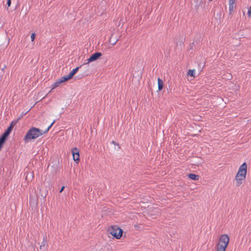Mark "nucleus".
I'll use <instances>...</instances> for the list:
<instances>
[{
	"instance_id": "f257e3e1",
	"label": "nucleus",
	"mask_w": 251,
	"mask_h": 251,
	"mask_svg": "<svg viewBox=\"0 0 251 251\" xmlns=\"http://www.w3.org/2000/svg\"><path fill=\"white\" fill-rule=\"evenodd\" d=\"M247 172V164L244 162L240 166L235 178L236 186H239L245 182Z\"/></svg>"
},
{
	"instance_id": "f03ea898",
	"label": "nucleus",
	"mask_w": 251,
	"mask_h": 251,
	"mask_svg": "<svg viewBox=\"0 0 251 251\" xmlns=\"http://www.w3.org/2000/svg\"><path fill=\"white\" fill-rule=\"evenodd\" d=\"M44 134V131L39 128L32 126L26 132L24 138V140L25 143H27L29 141L35 139Z\"/></svg>"
},
{
	"instance_id": "7ed1b4c3",
	"label": "nucleus",
	"mask_w": 251,
	"mask_h": 251,
	"mask_svg": "<svg viewBox=\"0 0 251 251\" xmlns=\"http://www.w3.org/2000/svg\"><path fill=\"white\" fill-rule=\"evenodd\" d=\"M107 232L117 239H120L123 234V230L116 225L111 226L108 227Z\"/></svg>"
},
{
	"instance_id": "20e7f679",
	"label": "nucleus",
	"mask_w": 251,
	"mask_h": 251,
	"mask_svg": "<svg viewBox=\"0 0 251 251\" xmlns=\"http://www.w3.org/2000/svg\"><path fill=\"white\" fill-rule=\"evenodd\" d=\"M81 66L79 69H80V74L78 75L75 77V79H81L85 76L88 75L90 74V66L89 63L88 62L83 63V64L80 65Z\"/></svg>"
},
{
	"instance_id": "39448f33",
	"label": "nucleus",
	"mask_w": 251,
	"mask_h": 251,
	"mask_svg": "<svg viewBox=\"0 0 251 251\" xmlns=\"http://www.w3.org/2000/svg\"><path fill=\"white\" fill-rule=\"evenodd\" d=\"M229 242V237L227 234L222 235L219 239V242L218 244H220L223 246H225L227 247Z\"/></svg>"
},
{
	"instance_id": "423d86ee",
	"label": "nucleus",
	"mask_w": 251,
	"mask_h": 251,
	"mask_svg": "<svg viewBox=\"0 0 251 251\" xmlns=\"http://www.w3.org/2000/svg\"><path fill=\"white\" fill-rule=\"evenodd\" d=\"M71 152L73 157L74 160L78 163L80 161L79 151L76 147H74L72 149Z\"/></svg>"
},
{
	"instance_id": "0eeeda50",
	"label": "nucleus",
	"mask_w": 251,
	"mask_h": 251,
	"mask_svg": "<svg viewBox=\"0 0 251 251\" xmlns=\"http://www.w3.org/2000/svg\"><path fill=\"white\" fill-rule=\"evenodd\" d=\"M13 128L12 127L9 126L4 132L0 136V138L6 141Z\"/></svg>"
},
{
	"instance_id": "6e6552de",
	"label": "nucleus",
	"mask_w": 251,
	"mask_h": 251,
	"mask_svg": "<svg viewBox=\"0 0 251 251\" xmlns=\"http://www.w3.org/2000/svg\"><path fill=\"white\" fill-rule=\"evenodd\" d=\"M13 128L12 127L9 126L4 132L0 136V138L6 141Z\"/></svg>"
},
{
	"instance_id": "1a4fd4ad",
	"label": "nucleus",
	"mask_w": 251,
	"mask_h": 251,
	"mask_svg": "<svg viewBox=\"0 0 251 251\" xmlns=\"http://www.w3.org/2000/svg\"><path fill=\"white\" fill-rule=\"evenodd\" d=\"M13 128L12 127L9 126L4 132L0 136V138L6 141Z\"/></svg>"
},
{
	"instance_id": "9d476101",
	"label": "nucleus",
	"mask_w": 251,
	"mask_h": 251,
	"mask_svg": "<svg viewBox=\"0 0 251 251\" xmlns=\"http://www.w3.org/2000/svg\"><path fill=\"white\" fill-rule=\"evenodd\" d=\"M102 53L100 52H96L91 54L90 57L86 60L88 63H90L98 60L101 56Z\"/></svg>"
},
{
	"instance_id": "9b49d317",
	"label": "nucleus",
	"mask_w": 251,
	"mask_h": 251,
	"mask_svg": "<svg viewBox=\"0 0 251 251\" xmlns=\"http://www.w3.org/2000/svg\"><path fill=\"white\" fill-rule=\"evenodd\" d=\"M30 8V6L29 3L26 2L24 3L22 8L21 13L23 15V16H26L28 13Z\"/></svg>"
},
{
	"instance_id": "f8f14e48",
	"label": "nucleus",
	"mask_w": 251,
	"mask_h": 251,
	"mask_svg": "<svg viewBox=\"0 0 251 251\" xmlns=\"http://www.w3.org/2000/svg\"><path fill=\"white\" fill-rule=\"evenodd\" d=\"M48 243L47 238L46 236L43 237V240L40 246V249L43 251H46L47 250Z\"/></svg>"
},
{
	"instance_id": "ddd939ff",
	"label": "nucleus",
	"mask_w": 251,
	"mask_h": 251,
	"mask_svg": "<svg viewBox=\"0 0 251 251\" xmlns=\"http://www.w3.org/2000/svg\"><path fill=\"white\" fill-rule=\"evenodd\" d=\"M235 3V0H229V14L232 15L234 12L233 9L234 7H235L234 6V4Z\"/></svg>"
},
{
	"instance_id": "4468645a",
	"label": "nucleus",
	"mask_w": 251,
	"mask_h": 251,
	"mask_svg": "<svg viewBox=\"0 0 251 251\" xmlns=\"http://www.w3.org/2000/svg\"><path fill=\"white\" fill-rule=\"evenodd\" d=\"M187 176L189 177V178L193 180H198L200 177L199 175L192 173L188 174L187 175Z\"/></svg>"
},
{
	"instance_id": "2eb2a0df",
	"label": "nucleus",
	"mask_w": 251,
	"mask_h": 251,
	"mask_svg": "<svg viewBox=\"0 0 251 251\" xmlns=\"http://www.w3.org/2000/svg\"><path fill=\"white\" fill-rule=\"evenodd\" d=\"M113 36H114V34H112L109 39V43L113 46L115 45L116 44V43L118 42V41L119 40L118 38H117L116 37L114 38Z\"/></svg>"
},
{
	"instance_id": "dca6fc26",
	"label": "nucleus",
	"mask_w": 251,
	"mask_h": 251,
	"mask_svg": "<svg viewBox=\"0 0 251 251\" xmlns=\"http://www.w3.org/2000/svg\"><path fill=\"white\" fill-rule=\"evenodd\" d=\"M157 84L158 91H161L164 88V83L163 80L159 77L157 78Z\"/></svg>"
},
{
	"instance_id": "f3484780",
	"label": "nucleus",
	"mask_w": 251,
	"mask_h": 251,
	"mask_svg": "<svg viewBox=\"0 0 251 251\" xmlns=\"http://www.w3.org/2000/svg\"><path fill=\"white\" fill-rule=\"evenodd\" d=\"M81 66H78L75 69H73L69 73V75L71 76V77L72 78L73 76L76 74V73L78 71L79 68H80Z\"/></svg>"
},
{
	"instance_id": "a211bd4d",
	"label": "nucleus",
	"mask_w": 251,
	"mask_h": 251,
	"mask_svg": "<svg viewBox=\"0 0 251 251\" xmlns=\"http://www.w3.org/2000/svg\"><path fill=\"white\" fill-rule=\"evenodd\" d=\"M60 81H61L62 83L65 82L67 81L68 80L72 79L71 76L69 74L67 75H65L63 76L62 77H60Z\"/></svg>"
},
{
	"instance_id": "6ab92c4d",
	"label": "nucleus",
	"mask_w": 251,
	"mask_h": 251,
	"mask_svg": "<svg viewBox=\"0 0 251 251\" xmlns=\"http://www.w3.org/2000/svg\"><path fill=\"white\" fill-rule=\"evenodd\" d=\"M6 68V65L4 64H3L2 62L0 63V75L1 76H3L4 74V69Z\"/></svg>"
},
{
	"instance_id": "aec40b11",
	"label": "nucleus",
	"mask_w": 251,
	"mask_h": 251,
	"mask_svg": "<svg viewBox=\"0 0 251 251\" xmlns=\"http://www.w3.org/2000/svg\"><path fill=\"white\" fill-rule=\"evenodd\" d=\"M217 251H226L227 247L221 245L220 244H217Z\"/></svg>"
},
{
	"instance_id": "412c9836",
	"label": "nucleus",
	"mask_w": 251,
	"mask_h": 251,
	"mask_svg": "<svg viewBox=\"0 0 251 251\" xmlns=\"http://www.w3.org/2000/svg\"><path fill=\"white\" fill-rule=\"evenodd\" d=\"M195 69H190L188 70V71L187 73V75L188 76H190L193 77H195Z\"/></svg>"
},
{
	"instance_id": "4be33fe9",
	"label": "nucleus",
	"mask_w": 251,
	"mask_h": 251,
	"mask_svg": "<svg viewBox=\"0 0 251 251\" xmlns=\"http://www.w3.org/2000/svg\"><path fill=\"white\" fill-rule=\"evenodd\" d=\"M20 119V118H19L16 121H13L10 123L9 126L12 127L13 128L15 126V125L18 122L19 120Z\"/></svg>"
},
{
	"instance_id": "5701e85b",
	"label": "nucleus",
	"mask_w": 251,
	"mask_h": 251,
	"mask_svg": "<svg viewBox=\"0 0 251 251\" xmlns=\"http://www.w3.org/2000/svg\"><path fill=\"white\" fill-rule=\"evenodd\" d=\"M55 123V120H53V121L52 122V123L48 126V127L47 128V129L45 131H44V133H47L50 129L52 127L53 125Z\"/></svg>"
},
{
	"instance_id": "b1692460",
	"label": "nucleus",
	"mask_w": 251,
	"mask_h": 251,
	"mask_svg": "<svg viewBox=\"0 0 251 251\" xmlns=\"http://www.w3.org/2000/svg\"><path fill=\"white\" fill-rule=\"evenodd\" d=\"M179 38H180V41H179V43H177V45H178V44H179V45L181 46L183 45V44H184V40L183 39L182 36L180 37Z\"/></svg>"
},
{
	"instance_id": "393cba45",
	"label": "nucleus",
	"mask_w": 251,
	"mask_h": 251,
	"mask_svg": "<svg viewBox=\"0 0 251 251\" xmlns=\"http://www.w3.org/2000/svg\"><path fill=\"white\" fill-rule=\"evenodd\" d=\"M5 142H6L5 141L0 138V151L2 149Z\"/></svg>"
},
{
	"instance_id": "a878e982",
	"label": "nucleus",
	"mask_w": 251,
	"mask_h": 251,
	"mask_svg": "<svg viewBox=\"0 0 251 251\" xmlns=\"http://www.w3.org/2000/svg\"><path fill=\"white\" fill-rule=\"evenodd\" d=\"M35 37H36V34L35 33H32L31 34V41L33 42L34 41V40H35Z\"/></svg>"
},
{
	"instance_id": "bb28decb",
	"label": "nucleus",
	"mask_w": 251,
	"mask_h": 251,
	"mask_svg": "<svg viewBox=\"0 0 251 251\" xmlns=\"http://www.w3.org/2000/svg\"><path fill=\"white\" fill-rule=\"evenodd\" d=\"M111 144H114V145H117V146H118V149H120V145H119V144L118 143H116V142H115L114 141H112L111 142Z\"/></svg>"
},
{
	"instance_id": "cd10ccee",
	"label": "nucleus",
	"mask_w": 251,
	"mask_h": 251,
	"mask_svg": "<svg viewBox=\"0 0 251 251\" xmlns=\"http://www.w3.org/2000/svg\"><path fill=\"white\" fill-rule=\"evenodd\" d=\"M11 3V0H7L6 5H7V8L10 7Z\"/></svg>"
},
{
	"instance_id": "c85d7f7f",
	"label": "nucleus",
	"mask_w": 251,
	"mask_h": 251,
	"mask_svg": "<svg viewBox=\"0 0 251 251\" xmlns=\"http://www.w3.org/2000/svg\"><path fill=\"white\" fill-rule=\"evenodd\" d=\"M197 4L196 5V9H198L199 8V6L201 5V2H200L199 3H198V0H197Z\"/></svg>"
},
{
	"instance_id": "c756f323",
	"label": "nucleus",
	"mask_w": 251,
	"mask_h": 251,
	"mask_svg": "<svg viewBox=\"0 0 251 251\" xmlns=\"http://www.w3.org/2000/svg\"><path fill=\"white\" fill-rule=\"evenodd\" d=\"M194 46V42H193L192 44H190V48L188 50L192 49Z\"/></svg>"
},
{
	"instance_id": "7c9ffc66",
	"label": "nucleus",
	"mask_w": 251,
	"mask_h": 251,
	"mask_svg": "<svg viewBox=\"0 0 251 251\" xmlns=\"http://www.w3.org/2000/svg\"><path fill=\"white\" fill-rule=\"evenodd\" d=\"M56 84H57V85H58V86H59V85L61 83H62L61 82V81H60V79H58L56 82Z\"/></svg>"
},
{
	"instance_id": "2f4dec72",
	"label": "nucleus",
	"mask_w": 251,
	"mask_h": 251,
	"mask_svg": "<svg viewBox=\"0 0 251 251\" xmlns=\"http://www.w3.org/2000/svg\"><path fill=\"white\" fill-rule=\"evenodd\" d=\"M57 86H58V85H57V84H56V83L55 82V83L52 85V89H54L56 88Z\"/></svg>"
},
{
	"instance_id": "473e14b6",
	"label": "nucleus",
	"mask_w": 251,
	"mask_h": 251,
	"mask_svg": "<svg viewBox=\"0 0 251 251\" xmlns=\"http://www.w3.org/2000/svg\"><path fill=\"white\" fill-rule=\"evenodd\" d=\"M65 189V186H63L59 190V193H61Z\"/></svg>"
},
{
	"instance_id": "72a5a7b5",
	"label": "nucleus",
	"mask_w": 251,
	"mask_h": 251,
	"mask_svg": "<svg viewBox=\"0 0 251 251\" xmlns=\"http://www.w3.org/2000/svg\"><path fill=\"white\" fill-rule=\"evenodd\" d=\"M28 112V111L25 113H23L21 115V116L19 118H20V119L22 118L23 117V116L24 115H25Z\"/></svg>"
},
{
	"instance_id": "f704fd0d",
	"label": "nucleus",
	"mask_w": 251,
	"mask_h": 251,
	"mask_svg": "<svg viewBox=\"0 0 251 251\" xmlns=\"http://www.w3.org/2000/svg\"><path fill=\"white\" fill-rule=\"evenodd\" d=\"M92 191V188H90V187H89V188L88 189V192L89 193L90 191Z\"/></svg>"
},
{
	"instance_id": "c9c22d12",
	"label": "nucleus",
	"mask_w": 251,
	"mask_h": 251,
	"mask_svg": "<svg viewBox=\"0 0 251 251\" xmlns=\"http://www.w3.org/2000/svg\"><path fill=\"white\" fill-rule=\"evenodd\" d=\"M231 78H232V76H231V75H230V78L229 77L228 79H231Z\"/></svg>"
},
{
	"instance_id": "e433bc0d",
	"label": "nucleus",
	"mask_w": 251,
	"mask_h": 251,
	"mask_svg": "<svg viewBox=\"0 0 251 251\" xmlns=\"http://www.w3.org/2000/svg\"><path fill=\"white\" fill-rule=\"evenodd\" d=\"M212 0H209V1H212Z\"/></svg>"
}]
</instances>
